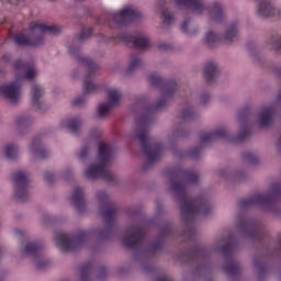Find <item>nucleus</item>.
<instances>
[{"label":"nucleus","mask_w":281,"mask_h":281,"mask_svg":"<svg viewBox=\"0 0 281 281\" xmlns=\"http://www.w3.org/2000/svg\"><path fill=\"white\" fill-rule=\"evenodd\" d=\"M148 82L151 85V87L161 88L164 97L158 99L155 105H150L147 109V113L139 121L140 127L138 130L137 137L138 142H140L147 164L150 165L159 161V159H161V154L164 153V145H161V143H155L153 142V138L148 137V126L153 123V113L157 112L158 109H164V106H166L167 100L177 93L178 86L177 81H166L157 74L149 75Z\"/></svg>","instance_id":"f257e3e1"},{"label":"nucleus","mask_w":281,"mask_h":281,"mask_svg":"<svg viewBox=\"0 0 281 281\" xmlns=\"http://www.w3.org/2000/svg\"><path fill=\"white\" fill-rule=\"evenodd\" d=\"M171 190L180 201L182 221L192 225L196 216H207L212 212V205L203 196L192 199L188 195L187 183H199V173L194 170L176 169L171 176Z\"/></svg>","instance_id":"f03ea898"},{"label":"nucleus","mask_w":281,"mask_h":281,"mask_svg":"<svg viewBox=\"0 0 281 281\" xmlns=\"http://www.w3.org/2000/svg\"><path fill=\"white\" fill-rule=\"evenodd\" d=\"M14 68L18 72L16 80L0 86V95L9 100L12 104L19 102V95H21V80H34V78H36L34 64L18 60L14 63Z\"/></svg>","instance_id":"7ed1b4c3"},{"label":"nucleus","mask_w":281,"mask_h":281,"mask_svg":"<svg viewBox=\"0 0 281 281\" xmlns=\"http://www.w3.org/2000/svg\"><path fill=\"white\" fill-rule=\"evenodd\" d=\"M60 26L33 22L30 25L29 35L18 33L14 36L15 45L20 47H41L45 44V34H59Z\"/></svg>","instance_id":"20e7f679"},{"label":"nucleus","mask_w":281,"mask_h":281,"mask_svg":"<svg viewBox=\"0 0 281 281\" xmlns=\"http://www.w3.org/2000/svg\"><path fill=\"white\" fill-rule=\"evenodd\" d=\"M113 147L108 143H100L99 145V164L90 166L85 176L87 179H103V181H115V175L109 169V161H111V155Z\"/></svg>","instance_id":"39448f33"},{"label":"nucleus","mask_w":281,"mask_h":281,"mask_svg":"<svg viewBox=\"0 0 281 281\" xmlns=\"http://www.w3.org/2000/svg\"><path fill=\"white\" fill-rule=\"evenodd\" d=\"M173 2L178 8H186L195 14H203L207 10L213 23H223V19H225V12L218 2H214L211 7H205L201 0H173Z\"/></svg>","instance_id":"423d86ee"},{"label":"nucleus","mask_w":281,"mask_h":281,"mask_svg":"<svg viewBox=\"0 0 281 281\" xmlns=\"http://www.w3.org/2000/svg\"><path fill=\"white\" fill-rule=\"evenodd\" d=\"M137 19H142V12L133 8V5H126L116 13L101 15L98 18L97 23L98 25H106L108 27H111V24L114 23L117 27H123L132 23V21H137Z\"/></svg>","instance_id":"0eeeda50"},{"label":"nucleus","mask_w":281,"mask_h":281,"mask_svg":"<svg viewBox=\"0 0 281 281\" xmlns=\"http://www.w3.org/2000/svg\"><path fill=\"white\" fill-rule=\"evenodd\" d=\"M281 196V184L276 183L272 187L271 192L266 194H255L252 196L243 199L239 201V207H251L259 205L263 210H273L276 201Z\"/></svg>","instance_id":"6e6552de"},{"label":"nucleus","mask_w":281,"mask_h":281,"mask_svg":"<svg viewBox=\"0 0 281 281\" xmlns=\"http://www.w3.org/2000/svg\"><path fill=\"white\" fill-rule=\"evenodd\" d=\"M68 52L70 56H75L76 60L87 67L88 69V76L83 80V93H95L98 91L99 87L98 85L93 83L91 78H93V75L98 69H100V66L95 64V61L89 59L88 57H85L80 54V47L78 46H70L68 48Z\"/></svg>","instance_id":"1a4fd4ad"},{"label":"nucleus","mask_w":281,"mask_h":281,"mask_svg":"<svg viewBox=\"0 0 281 281\" xmlns=\"http://www.w3.org/2000/svg\"><path fill=\"white\" fill-rule=\"evenodd\" d=\"M97 196L101 204V216L108 225V228L101 232V237L109 238L111 232H113V225L115 224L114 218L117 214V204L109 200V195H106V192L104 191H99Z\"/></svg>","instance_id":"9d476101"},{"label":"nucleus","mask_w":281,"mask_h":281,"mask_svg":"<svg viewBox=\"0 0 281 281\" xmlns=\"http://www.w3.org/2000/svg\"><path fill=\"white\" fill-rule=\"evenodd\" d=\"M90 236L91 233L87 231H80L75 236L60 233L55 236L54 240L61 251H76V249H80L89 240Z\"/></svg>","instance_id":"9b49d317"},{"label":"nucleus","mask_w":281,"mask_h":281,"mask_svg":"<svg viewBox=\"0 0 281 281\" xmlns=\"http://www.w3.org/2000/svg\"><path fill=\"white\" fill-rule=\"evenodd\" d=\"M146 232L139 225H133L125 231L122 243L126 249H142Z\"/></svg>","instance_id":"f8f14e48"},{"label":"nucleus","mask_w":281,"mask_h":281,"mask_svg":"<svg viewBox=\"0 0 281 281\" xmlns=\"http://www.w3.org/2000/svg\"><path fill=\"white\" fill-rule=\"evenodd\" d=\"M238 227L244 234H246V236L251 238V240H258V243H263L265 238H267L265 229H262V227L256 220L241 218L239 221Z\"/></svg>","instance_id":"ddd939ff"},{"label":"nucleus","mask_w":281,"mask_h":281,"mask_svg":"<svg viewBox=\"0 0 281 281\" xmlns=\"http://www.w3.org/2000/svg\"><path fill=\"white\" fill-rule=\"evenodd\" d=\"M236 249V241L232 238H228L226 245L221 248V252L225 258H228V263L225 267V272L228 276H238L240 273V265L238 261L233 259L234 250Z\"/></svg>","instance_id":"4468645a"},{"label":"nucleus","mask_w":281,"mask_h":281,"mask_svg":"<svg viewBox=\"0 0 281 281\" xmlns=\"http://www.w3.org/2000/svg\"><path fill=\"white\" fill-rule=\"evenodd\" d=\"M13 183L15 188V199L19 201H27L30 192V180L27 179V173L25 171H18L13 176Z\"/></svg>","instance_id":"2eb2a0df"},{"label":"nucleus","mask_w":281,"mask_h":281,"mask_svg":"<svg viewBox=\"0 0 281 281\" xmlns=\"http://www.w3.org/2000/svg\"><path fill=\"white\" fill-rule=\"evenodd\" d=\"M119 38L122 43L132 44L136 49H140L142 52L146 50L147 47H150V41L148 36L144 34L133 35L128 33H121Z\"/></svg>","instance_id":"dca6fc26"},{"label":"nucleus","mask_w":281,"mask_h":281,"mask_svg":"<svg viewBox=\"0 0 281 281\" xmlns=\"http://www.w3.org/2000/svg\"><path fill=\"white\" fill-rule=\"evenodd\" d=\"M120 98H122V92L117 89H110L108 91V103H101L98 108L99 117H104L113 106H117L120 103Z\"/></svg>","instance_id":"f3484780"},{"label":"nucleus","mask_w":281,"mask_h":281,"mask_svg":"<svg viewBox=\"0 0 281 281\" xmlns=\"http://www.w3.org/2000/svg\"><path fill=\"white\" fill-rule=\"evenodd\" d=\"M24 254L35 258V265L38 269H45L47 261L43 260V245L41 243H30L25 246Z\"/></svg>","instance_id":"a211bd4d"},{"label":"nucleus","mask_w":281,"mask_h":281,"mask_svg":"<svg viewBox=\"0 0 281 281\" xmlns=\"http://www.w3.org/2000/svg\"><path fill=\"white\" fill-rule=\"evenodd\" d=\"M214 139H229V134L226 130L220 128L213 132H204L200 136L201 144H209V142H214Z\"/></svg>","instance_id":"6ab92c4d"},{"label":"nucleus","mask_w":281,"mask_h":281,"mask_svg":"<svg viewBox=\"0 0 281 281\" xmlns=\"http://www.w3.org/2000/svg\"><path fill=\"white\" fill-rule=\"evenodd\" d=\"M258 1V8H257V14L258 16H262L263 19H269L271 16H276L277 11L271 1L269 0H257Z\"/></svg>","instance_id":"aec40b11"},{"label":"nucleus","mask_w":281,"mask_h":281,"mask_svg":"<svg viewBox=\"0 0 281 281\" xmlns=\"http://www.w3.org/2000/svg\"><path fill=\"white\" fill-rule=\"evenodd\" d=\"M72 205L77 212H85L87 204L85 202V193L82 188L77 187L71 196Z\"/></svg>","instance_id":"412c9836"},{"label":"nucleus","mask_w":281,"mask_h":281,"mask_svg":"<svg viewBox=\"0 0 281 281\" xmlns=\"http://www.w3.org/2000/svg\"><path fill=\"white\" fill-rule=\"evenodd\" d=\"M204 80L209 82V85H212L214 80L218 77V68L216 67V64L214 61H209L204 66L203 70Z\"/></svg>","instance_id":"4be33fe9"},{"label":"nucleus","mask_w":281,"mask_h":281,"mask_svg":"<svg viewBox=\"0 0 281 281\" xmlns=\"http://www.w3.org/2000/svg\"><path fill=\"white\" fill-rule=\"evenodd\" d=\"M272 120L273 106L263 108L259 114V126H261V128H267V126H271Z\"/></svg>","instance_id":"5701e85b"},{"label":"nucleus","mask_w":281,"mask_h":281,"mask_svg":"<svg viewBox=\"0 0 281 281\" xmlns=\"http://www.w3.org/2000/svg\"><path fill=\"white\" fill-rule=\"evenodd\" d=\"M207 258V250L201 246H195L188 254V259L193 262H203Z\"/></svg>","instance_id":"b1692460"},{"label":"nucleus","mask_w":281,"mask_h":281,"mask_svg":"<svg viewBox=\"0 0 281 281\" xmlns=\"http://www.w3.org/2000/svg\"><path fill=\"white\" fill-rule=\"evenodd\" d=\"M45 94V91L41 86H33L32 92H31V104L35 109H41L43 106V103H41V98Z\"/></svg>","instance_id":"393cba45"},{"label":"nucleus","mask_w":281,"mask_h":281,"mask_svg":"<svg viewBox=\"0 0 281 281\" xmlns=\"http://www.w3.org/2000/svg\"><path fill=\"white\" fill-rule=\"evenodd\" d=\"M31 150L35 153L40 159H47V157H49V151H47V149L43 147V145L41 144V138L38 137H35L33 139Z\"/></svg>","instance_id":"a878e982"},{"label":"nucleus","mask_w":281,"mask_h":281,"mask_svg":"<svg viewBox=\"0 0 281 281\" xmlns=\"http://www.w3.org/2000/svg\"><path fill=\"white\" fill-rule=\"evenodd\" d=\"M236 36H238V23L234 22L229 24L228 30L223 37V41L224 43H232V41H234Z\"/></svg>","instance_id":"bb28decb"},{"label":"nucleus","mask_w":281,"mask_h":281,"mask_svg":"<svg viewBox=\"0 0 281 281\" xmlns=\"http://www.w3.org/2000/svg\"><path fill=\"white\" fill-rule=\"evenodd\" d=\"M4 157L7 159H16L19 157V147L14 144H9L4 147Z\"/></svg>","instance_id":"cd10ccee"},{"label":"nucleus","mask_w":281,"mask_h":281,"mask_svg":"<svg viewBox=\"0 0 281 281\" xmlns=\"http://www.w3.org/2000/svg\"><path fill=\"white\" fill-rule=\"evenodd\" d=\"M67 130L70 133H74L76 135V133H78V131H80V126H82V122L80 121V119L75 117V119H70L67 122Z\"/></svg>","instance_id":"c85d7f7f"},{"label":"nucleus","mask_w":281,"mask_h":281,"mask_svg":"<svg viewBox=\"0 0 281 281\" xmlns=\"http://www.w3.org/2000/svg\"><path fill=\"white\" fill-rule=\"evenodd\" d=\"M91 271H93V263L88 262L81 266L80 268V278L81 281H89V276L91 274Z\"/></svg>","instance_id":"c756f323"},{"label":"nucleus","mask_w":281,"mask_h":281,"mask_svg":"<svg viewBox=\"0 0 281 281\" xmlns=\"http://www.w3.org/2000/svg\"><path fill=\"white\" fill-rule=\"evenodd\" d=\"M160 12H161L162 23L165 25H171L172 21H175V16H172V14L168 11V9H166L164 4H160Z\"/></svg>","instance_id":"7c9ffc66"},{"label":"nucleus","mask_w":281,"mask_h":281,"mask_svg":"<svg viewBox=\"0 0 281 281\" xmlns=\"http://www.w3.org/2000/svg\"><path fill=\"white\" fill-rule=\"evenodd\" d=\"M142 67V59H139V55H133L130 60V65L127 68L128 74L135 71V69H139Z\"/></svg>","instance_id":"2f4dec72"},{"label":"nucleus","mask_w":281,"mask_h":281,"mask_svg":"<svg viewBox=\"0 0 281 281\" xmlns=\"http://www.w3.org/2000/svg\"><path fill=\"white\" fill-rule=\"evenodd\" d=\"M204 42L209 47H214L218 43V36L214 32L206 33Z\"/></svg>","instance_id":"473e14b6"},{"label":"nucleus","mask_w":281,"mask_h":281,"mask_svg":"<svg viewBox=\"0 0 281 281\" xmlns=\"http://www.w3.org/2000/svg\"><path fill=\"white\" fill-rule=\"evenodd\" d=\"M180 120H183L184 122L194 120V110L192 106H187L183 109L182 113L180 114Z\"/></svg>","instance_id":"72a5a7b5"},{"label":"nucleus","mask_w":281,"mask_h":281,"mask_svg":"<svg viewBox=\"0 0 281 281\" xmlns=\"http://www.w3.org/2000/svg\"><path fill=\"white\" fill-rule=\"evenodd\" d=\"M249 125H244L236 138V142H245V138L249 135Z\"/></svg>","instance_id":"f704fd0d"},{"label":"nucleus","mask_w":281,"mask_h":281,"mask_svg":"<svg viewBox=\"0 0 281 281\" xmlns=\"http://www.w3.org/2000/svg\"><path fill=\"white\" fill-rule=\"evenodd\" d=\"M93 34V30L91 29H82L81 33L77 36V41H87Z\"/></svg>","instance_id":"c9c22d12"},{"label":"nucleus","mask_w":281,"mask_h":281,"mask_svg":"<svg viewBox=\"0 0 281 281\" xmlns=\"http://www.w3.org/2000/svg\"><path fill=\"white\" fill-rule=\"evenodd\" d=\"M243 157L248 164H258V157L254 153L246 151L243 154Z\"/></svg>","instance_id":"e433bc0d"},{"label":"nucleus","mask_w":281,"mask_h":281,"mask_svg":"<svg viewBox=\"0 0 281 281\" xmlns=\"http://www.w3.org/2000/svg\"><path fill=\"white\" fill-rule=\"evenodd\" d=\"M255 267L256 269H258V271H260L261 273H265V271H267V263L263 262L260 259H256L255 260Z\"/></svg>","instance_id":"4c0bfd02"},{"label":"nucleus","mask_w":281,"mask_h":281,"mask_svg":"<svg viewBox=\"0 0 281 281\" xmlns=\"http://www.w3.org/2000/svg\"><path fill=\"white\" fill-rule=\"evenodd\" d=\"M183 236H186V238H189V240H194V238L196 237V232L194 231V228H187L183 233Z\"/></svg>","instance_id":"58836bf2"},{"label":"nucleus","mask_w":281,"mask_h":281,"mask_svg":"<svg viewBox=\"0 0 281 281\" xmlns=\"http://www.w3.org/2000/svg\"><path fill=\"white\" fill-rule=\"evenodd\" d=\"M172 234V227H170V225H167L165 226L162 229H161V236L162 238H166L168 236H170Z\"/></svg>","instance_id":"ea45409f"},{"label":"nucleus","mask_w":281,"mask_h":281,"mask_svg":"<svg viewBox=\"0 0 281 281\" xmlns=\"http://www.w3.org/2000/svg\"><path fill=\"white\" fill-rule=\"evenodd\" d=\"M249 121V110H244L239 114V122H248Z\"/></svg>","instance_id":"a19ab883"},{"label":"nucleus","mask_w":281,"mask_h":281,"mask_svg":"<svg viewBox=\"0 0 281 281\" xmlns=\"http://www.w3.org/2000/svg\"><path fill=\"white\" fill-rule=\"evenodd\" d=\"M72 104L74 106H82V104H85V94L75 99Z\"/></svg>","instance_id":"79ce46f5"},{"label":"nucleus","mask_w":281,"mask_h":281,"mask_svg":"<svg viewBox=\"0 0 281 281\" xmlns=\"http://www.w3.org/2000/svg\"><path fill=\"white\" fill-rule=\"evenodd\" d=\"M161 247H164V243L161 241H156L155 244H153L150 246V251H159L161 249Z\"/></svg>","instance_id":"37998d69"},{"label":"nucleus","mask_w":281,"mask_h":281,"mask_svg":"<svg viewBox=\"0 0 281 281\" xmlns=\"http://www.w3.org/2000/svg\"><path fill=\"white\" fill-rule=\"evenodd\" d=\"M89 154V146H83L79 153V159H85L87 155Z\"/></svg>","instance_id":"c03bdc74"},{"label":"nucleus","mask_w":281,"mask_h":281,"mask_svg":"<svg viewBox=\"0 0 281 281\" xmlns=\"http://www.w3.org/2000/svg\"><path fill=\"white\" fill-rule=\"evenodd\" d=\"M44 178L45 180L48 182V183H54V180L56 179V176L52 172H46L44 175Z\"/></svg>","instance_id":"a18cd8bd"},{"label":"nucleus","mask_w":281,"mask_h":281,"mask_svg":"<svg viewBox=\"0 0 281 281\" xmlns=\"http://www.w3.org/2000/svg\"><path fill=\"white\" fill-rule=\"evenodd\" d=\"M30 122V119L21 116L18 119V126H25Z\"/></svg>","instance_id":"49530a36"},{"label":"nucleus","mask_w":281,"mask_h":281,"mask_svg":"<svg viewBox=\"0 0 281 281\" xmlns=\"http://www.w3.org/2000/svg\"><path fill=\"white\" fill-rule=\"evenodd\" d=\"M200 154H201V149L199 147H195L190 151V155L191 157H193V159H196V157H199Z\"/></svg>","instance_id":"de8ad7c7"},{"label":"nucleus","mask_w":281,"mask_h":281,"mask_svg":"<svg viewBox=\"0 0 281 281\" xmlns=\"http://www.w3.org/2000/svg\"><path fill=\"white\" fill-rule=\"evenodd\" d=\"M272 45L277 52H281V37L274 42H272Z\"/></svg>","instance_id":"09e8293b"},{"label":"nucleus","mask_w":281,"mask_h":281,"mask_svg":"<svg viewBox=\"0 0 281 281\" xmlns=\"http://www.w3.org/2000/svg\"><path fill=\"white\" fill-rule=\"evenodd\" d=\"M190 24V20H186L182 25H181V30L182 32H184L186 34H188V25Z\"/></svg>","instance_id":"8fccbe9b"},{"label":"nucleus","mask_w":281,"mask_h":281,"mask_svg":"<svg viewBox=\"0 0 281 281\" xmlns=\"http://www.w3.org/2000/svg\"><path fill=\"white\" fill-rule=\"evenodd\" d=\"M207 100H210V94L207 93L202 94V104H207Z\"/></svg>","instance_id":"3c124183"},{"label":"nucleus","mask_w":281,"mask_h":281,"mask_svg":"<svg viewBox=\"0 0 281 281\" xmlns=\"http://www.w3.org/2000/svg\"><path fill=\"white\" fill-rule=\"evenodd\" d=\"M157 281H172V279H170V277H168V276H162V277L158 278Z\"/></svg>","instance_id":"603ef678"},{"label":"nucleus","mask_w":281,"mask_h":281,"mask_svg":"<svg viewBox=\"0 0 281 281\" xmlns=\"http://www.w3.org/2000/svg\"><path fill=\"white\" fill-rule=\"evenodd\" d=\"M158 47L159 49H170V45L168 44H160Z\"/></svg>","instance_id":"864d4df0"},{"label":"nucleus","mask_w":281,"mask_h":281,"mask_svg":"<svg viewBox=\"0 0 281 281\" xmlns=\"http://www.w3.org/2000/svg\"><path fill=\"white\" fill-rule=\"evenodd\" d=\"M101 276H106V268H100Z\"/></svg>","instance_id":"5fc2aeb1"},{"label":"nucleus","mask_w":281,"mask_h":281,"mask_svg":"<svg viewBox=\"0 0 281 281\" xmlns=\"http://www.w3.org/2000/svg\"><path fill=\"white\" fill-rule=\"evenodd\" d=\"M1 71H3V68L0 67V74H1Z\"/></svg>","instance_id":"6e6d98bb"},{"label":"nucleus","mask_w":281,"mask_h":281,"mask_svg":"<svg viewBox=\"0 0 281 281\" xmlns=\"http://www.w3.org/2000/svg\"><path fill=\"white\" fill-rule=\"evenodd\" d=\"M221 176H222V177H224V176H225V173H224V172H222V173H221Z\"/></svg>","instance_id":"4d7b16f0"},{"label":"nucleus","mask_w":281,"mask_h":281,"mask_svg":"<svg viewBox=\"0 0 281 281\" xmlns=\"http://www.w3.org/2000/svg\"><path fill=\"white\" fill-rule=\"evenodd\" d=\"M279 15L281 16V11L279 12Z\"/></svg>","instance_id":"13d9d810"}]
</instances>
